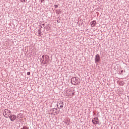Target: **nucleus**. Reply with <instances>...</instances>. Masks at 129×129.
Listing matches in <instances>:
<instances>
[{
    "label": "nucleus",
    "mask_w": 129,
    "mask_h": 129,
    "mask_svg": "<svg viewBox=\"0 0 129 129\" xmlns=\"http://www.w3.org/2000/svg\"><path fill=\"white\" fill-rule=\"evenodd\" d=\"M71 80L72 84L73 85H79L80 84V80L78 77H74Z\"/></svg>",
    "instance_id": "obj_1"
},
{
    "label": "nucleus",
    "mask_w": 129,
    "mask_h": 129,
    "mask_svg": "<svg viewBox=\"0 0 129 129\" xmlns=\"http://www.w3.org/2000/svg\"><path fill=\"white\" fill-rule=\"evenodd\" d=\"M57 108L59 109L63 108L64 106V102L61 101L57 102Z\"/></svg>",
    "instance_id": "obj_2"
},
{
    "label": "nucleus",
    "mask_w": 129,
    "mask_h": 129,
    "mask_svg": "<svg viewBox=\"0 0 129 129\" xmlns=\"http://www.w3.org/2000/svg\"><path fill=\"white\" fill-rule=\"evenodd\" d=\"M50 59L49 58V55H45L44 57V60L43 61V64H47L49 63Z\"/></svg>",
    "instance_id": "obj_3"
},
{
    "label": "nucleus",
    "mask_w": 129,
    "mask_h": 129,
    "mask_svg": "<svg viewBox=\"0 0 129 129\" xmlns=\"http://www.w3.org/2000/svg\"><path fill=\"white\" fill-rule=\"evenodd\" d=\"M92 122L94 124H98L99 123V119L98 117H95L93 119Z\"/></svg>",
    "instance_id": "obj_4"
},
{
    "label": "nucleus",
    "mask_w": 129,
    "mask_h": 129,
    "mask_svg": "<svg viewBox=\"0 0 129 129\" xmlns=\"http://www.w3.org/2000/svg\"><path fill=\"white\" fill-rule=\"evenodd\" d=\"M100 61V56L99 54H97L95 55V63H98Z\"/></svg>",
    "instance_id": "obj_5"
},
{
    "label": "nucleus",
    "mask_w": 129,
    "mask_h": 129,
    "mask_svg": "<svg viewBox=\"0 0 129 129\" xmlns=\"http://www.w3.org/2000/svg\"><path fill=\"white\" fill-rule=\"evenodd\" d=\"M16 117L17 116H16V115H10L9 116V118L10 119L11 121H14V120L16 119Z\"/></svg>",
    "instance_id": "obj_6"
},
{
    "label": "nucleus",
    "mask_w": 129,
    "mask_h": 129,
    "mask_svg": "<svg viewBox=\"0 0 129 129\" xmlns=\"http://www.w3.org/2000/svg\"><path fill=\"white\" fill-rule=\"evenodd\" d=\"M90 24H91V27H94L95 26V25H96V21L94 20V21H92L90 23Z\"/></svg>",
    "instance_id": "obj_7"
},
{
    "label": "nucleus",
    "mask_w": 129,
    "mask_h": 129,
    "mask_svg": "<svg viewBox=\"0 0 129 129\" xmlns=\"http://www.w3.org/2000/svg\"><path fill=\"white\" fill-rule=\"evenodd\" d=\"M57 108H53V111L54 112V113H59V111H57Z\"/></svg>",
    "instance_id": "obj_8"
},
{
    "label": "nucleus",
    "mask_w": 129,
    "mask_h": 129,
    "mask_svg": "<svg viewBox=\"0 0 129 129\" xmlns=\"http://www.w3.org/2000/svg\"><path fill=\"white\" fill-rule=\"evenodd\" d=\"M5 117H7V118H8V117H10V116L11 115H10V114H8V113H7V110H6L5 111Z\"/></svg>",
    "instance_id": "obj_9"
},
{
    "label": "nucleus",
    "mask_w": 129,
    "mask_h": 129,
    "mask_svg": "<svg viewBox=\"0 0 129 129\" xmlns=\"http://www.w3.org/2000/svg\"><path fill=\"white\" fill-rule=\"evenodd\" d=\"M38 35L39 36H41V33H42V32L41 31V29L38 30Z\"/></svg>",
    "instance_id": "obj_10"
},
{
    "label": "nucleus",
    "mask_w": 129,
    "mask_h": 129,
    "mask_svg": "<svg viewBox=\"0 0 129 129\" xmlns=\"http://www.w3.org/2000/svg\"><path fill=\"white\" fill-rule=\"evenodd\" d=\"M21 129H29V127H27V126H24Z\"/></svg>",
    "instance_id": "obj_11"
},
{
    "label": "nucleus",
    "mask_w": 129,
    "mask_h": 129,
    "mask_svg": "<svg viewBox=\"0 0 129 129\" xmlns=\"http://www.w3.org/2000/svg\"><path fill=\"white\" fill-rule=\"evenodd\" d=\"M70 96V97H73L74 95V93H72V94L69 95Z\"/></svg>",
    "instance_id": "obj_12"
},
{
    "label": "nucleus",
    "mask_w": 129,
    "mask_h": 129,
    "mask_svg": "<svg viewBox=\"0 0 129 129\" xmlns=\"http://www.w3.org/2000/svg\"><path fill=\"white\" fill-rule=\"evenodd\" d=\"M42 58L43 59V60H42V63H43V62H44V61H45V55H42Z\"/></svg>",
    "instance_id": "obj_13"
},
{
    "label": "nucleus",
    "mask_w": 129,
    "mask_h": 129,
    "mask_svg": "<svg viewBox=\"0 0 129 129\" xmlns=\"http://www.w3.org/2000/svg\"><path fill=\"white\" fill-rule=\"evenodd\" d=\"M21 1V3H25L26 1L27 0H20Z\"/></svg>",
    "instance_id": "obj_14"
},
{
    "label": "nucleus",
    "mask_w": 129,
    "mask_h": 129,
    "mask_svg": "<svg viewBox=\"0 0 129 129\" xmlns=\"http://www.w3.org/2000/svg\"><path fill=\"white\" fill-rule=\"evenodd\" d=\"M55 9H57V8H58V5H55L54 6Z\"/></svg>",
    "instance_id": "obj_15"
},
{
    "label": "nucleus",
    "mask_w": 129,
    "mask_h": 129,
    "mask_svg": "<svg viewBox=\"0 0 129 129\" xmlns=\"http://www.w3.org/2000/svg\"><path fill=\"white\" fill-rule=\"evenodd\" d=\"M31 75V73L30 72H27V75Z\"/></svg>",
    "instance_id": "obj_16"
},
{
    "label": "nucleus",
    "mask_w": 129,
    "mask_h": 129,
    "mask_svg": "<svg viewBox=\"0 0 129 129\" xmlns=\"http://www.w3.org/2000/svg\"><path fill=\"white\" fill-rule=\"evenodd\" d=\"M11 110H8V113H11Z\"/></svg>",
    "instance_id": "obj_17"
},
{
    "label": "nucleus",
    "mask_w": 129,
    "mask_h": 129,
    "mask_svg": "<svg viewBox=\"0 0 129 129\" xmlns=\"http://www.w3.org/2000/svg\"><path fill=\"white\" fill-rule=\"evenodd\" d=\"M121 85H123V84H122V82L120 83Z\"/></svg>",
    "instance_id": "obj_18"
},
{
    "label": "nucleus",
    "mask_w": 129,
    "mask_h": 129,
    "mask_svg": "<svg viewBox=\"0 0 129 129\" xmlns=\"http://www.w3.org/2000/svg\"><path fill=\"white\" fill-rule=\"evenodd\" d=\"M122 72H123V70L121 71V73H122Z\"/></svg>",
    "instance_id": "obj_19"
},
{
    "label": "nucleus",
    "mask_w": 129,
    "mask_h": 129,
    "mask_svg": "<svg viewBox=\"0 0 129 129\" xmlns=\"http://www.w3.org/2000/svg\"><path fill=\"white\" fill-rule=\"evenodd\" d=\"M41 3H43V0H41Z\"/></svg>",
    "instance_id": "obj_20"
},
{
    "label": "nucleus",
    "mask_w": 129,
    "mask_h": 129,
    "mask_svg": "<svg viewBox=\"0 0 129 129\" xmlns=\"http://www.w3.org/2000/svg\"><path fill=\"white\" fill-rule=\"evenodd\" d=\"M41 28H42V26H41Z\"/></svg>",
    "instance_id": "obj_21"
},
{
    "label": "nucleus",
    "mask_w": 129,
    "mask_h": 129,
    "mask_svg": "<svg viewBox=\"0 0 129 129\" xmlns=\"http://www.w3.org/2000/svg\"><path fill=\"white\" fill-rule=\"evenodd\" d=\"M42 25L44 26V24H42Z\"/></svg>",
    "instance_id": "obj_22"
}]
</instances>
